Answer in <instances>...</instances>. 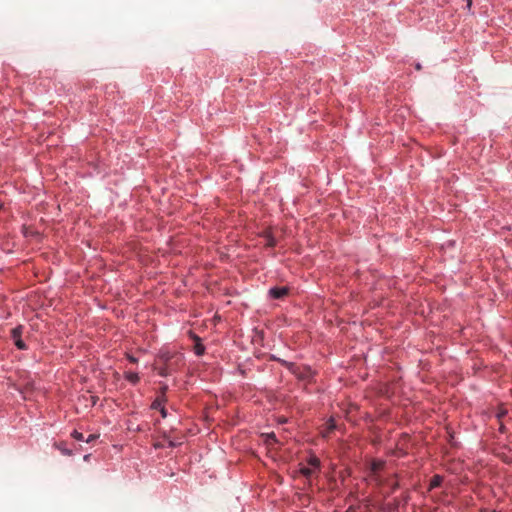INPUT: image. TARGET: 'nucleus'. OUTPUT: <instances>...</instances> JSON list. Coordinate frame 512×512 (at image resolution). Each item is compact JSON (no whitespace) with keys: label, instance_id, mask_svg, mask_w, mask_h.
I'll return each instance as SVG.
<instances>
[{"label":"nucleus","instance_id":"obj_8","mask_svg":"<svg viewBox=\"0 0 512 512\" xmlns=\"http://www.w3.org/2000/svg\"><path fill=\"white\" fill-rule=\"evenodd\" d=\"M265 443H266L268 446H272V445H274L275 443H277V439H276L275 434H274V433L266 434V435H265Z\"/></svg>","mask_w":512,"mask_h":512},{"label":"nucleus","instance_id":"obj_6","mask_svg":"<svg viewBox=\"0 0 512 512\" xmlns=\"http://www.w3.org/2000/svg\"><path fill=\"white\" fill-rule=\"evenodd\" d=\"M125 379L128 380L132 384H137L140 380L137 373L134 372H126Z\"/></svg>","mask_w":512,"mask_h":512},{"label":"nucleus","instance_id":"obj_2","mask_svg":"<svg viewBox=\"0 0 512 512\" xmlns=\"http://www.w3.org/2000/svg\"><path fill=\"white\" fill-rule=\"evenodd\" d=\"M287 287H274L269 290V294L274 299H282L288 294Z\"/></svg>","mask_w":512,"mask_h":512},{"label":"nucleus","instance_id":"obj_9","mask_svg":"<svg viewBox=\"0 0 512 512\" xmlns=\"http://www.w3.org/2000/svg\"><path fill=\"white\" fill-rule=\"evenodd\" d=\"M265 238H266V244H265L266 246L274 247L276 245V240L270 233H267L265 235Z\"/></svg>","mask_w":512,"mask_h":512},{"label":"nucleus","instance_id":"obj_20","mask_svg":"<svg viewBox=\"0 0 512 512\" xmlns=\"http://www.w3.org/2000/svg\"><path fill=\"white\" fill-rule=\"evenodd\" d=\"M128 360L131 362V363H136L137 362V359L131 355L128 356Z\"/></svg>","mask_w":512,"mask_h":512},{"label":"nucleus","instance_id":"obj_10","mask_svg":"<svg viewBox=\"0 0 512 512\" xmlns=\"http://www.w3.org/2000/svg\"><path fill=\"white\" fill-rule=\"evenodd\" d=\"M308 464L310 465L311 468H313L314 470L315 469H318L319 466H320V461L318 458L316 457H311L308 461Z\"/></svg>","mask_w":512,"mask_h":512},{"label":"nucleus","instance_id":"obj_21","mask_svg":"<svg viewBox=\"0 0 512 512\" xmlns=\"http://www.w3.org/2000/svg\"><path fill=\"white\" fill-rule=\"evenodd\" d=\"M391 487L392 491H395L399 487V484L397 482H394L393 484H391Z\"/></svg>","mask_w":512,"mask_h":512},{"label":"nucleus","instance_id":"obj_26","mask_svg":"<svg viewBox=\"0 0 512 512\" xmlns=\"http://www.w3.org/2000/svg\"><path fill=\"white\" fill-rule=\"evenodd\" d=\"M2 209V205H0V210Z\"/></svg>","mask_w":512,"mask_h":512},{"label":"nucleus","instance_id":"obj_19","mask_svg":"<svg viewBox=\"0 0 512 512\" xmlns=\"http://www.w3.org/2000/svg\"><path fill=\"white\" fill-rule=\"evenodd\" d=\"M159 410H160V413H161L162 417H166L167 416V411H166V409L163 406Z\"/></svg>","mask_w":512,"mask_h":512},{"label":"nucleus","instance_id":"obj_14","mask_svg":"<svg viewBox=\"0 0 512 512\" xmlns=\"http://www.w3.org/2000/svg\"><path fill=\"white\" fill-rule=\"evenodd\" d=\"M163 399H156L153 403H152V408L153 409H160L162 407V403H163Z\"/></svg>","mask_w":512,"mask_h":512},{"label":"nucleus","instance_id":"obj_1","mask_svg":"<svg viewBox=\"0 0 512 512\" xmlns=\"http://www.w3.org/2000/svg\"><path fill=\"white\" fill-rule=\"evenodd\" d=\"M184 365V357L181 353L161 351L157 357L155 369L162 377H167Z\"/></svg>","mask_w":512,"mask_h":512},{"label":"nucleus","instance_id":"obj_17","mask_svg":"<svg viewBox=\"0 0 512 512\" xmlns=\"http://www.w3.org/2000/svg\"><path fill=\"white\" fill-rule=\"evenodd\" d=\"M334 428H335V424H334L333 420H330L328 423V430L332 431Z\"/></svg>","mask_w":512,"mask_h":512},{"label":"nucleus","instance_id":"obj_13","mask_svg":"<svg viewBox=\"0 0 512 512\" xmlns=\"http://www.w3.org/2000/svg\"><path fill=\"white\" fill-rule=\"evenodd\" d=\"M72 437H73L74 439L78 440V441H84V440H85V439H84L83 434H82V433H80V432H78V431H76V430H74V431L72 432Z\"/></svg>","mask_w":512,"mask_h":512},{"label":"nucleus","instance_id":"obj_22","mask_svg":"<svg viewBox=\"0 0 512 512\" xmlns=\"http://www.w3.org/2000/svg\"><path fill=\"white\" fill-rule=\"evenodd\" d=\"M346 512H355V509L353 507H349Z\"/></svg>","mask_w":512,"mask_h":512},{"label":"nucleus","instance_id":"obj_4","mask_svg":"<svg viewBox=\"0 0 512 512\" xmlns=\"http://www.w3.org/2000/svg\"><path fill=\"white\" fill-rule=\"evenodd\" d=\"M442 477L439 476V475H434L432 478H431V481H430V484H429V490H432L434 488H437L441 485L442 483Z\"/></svg>","mask_w":512,"mask_h":512},{"label":"nucleus","instance_id":"obj_11","mask_svg":"<svg viewBox=\"0 0 512 512\" xmlns=\"http://www.w3.org/2000/svg\"><path fill=\"white\" fill-rule=\"evenodd\" d=\"M314 471L315 470L313 468H311V467H302L300 469L301 474L304 475L307 478L310 477L314 473Z\"/></svg>","mask_w":512,"mask_h":512},{"label":"nucleus","instance_id":"obj_25","mask_svg":"<svg viewBox=\"0 0 512 512\" xmlns=\"http://www.w3.org/2000/svg\"><path fill=\"white\" fill-rule=\"evenodd\" d=\"M492 512H500V511L493 510Z\"/></svg>","mask_w":512,"mask_h":512},{"label":"nucleus","instance_id":"obj_16","mask_svg":"<svg viewBox=\"0 0 512 512\" xmlns=\"http://www.w3.org/2000/svg\"><path fill=\"white\" fill-rule=\"evenodd\" d=\"M60 451L64 454V455H71V451L66 449V448H61L59 447Z\"/></svg>","mask_w":512,"mask_h":512},{"label":"nucleus","instance_id":"obj_12","mask_svg":"<svg viewBox=\"0 0 512 512\" xmlns=\"http://www.w3.org/2000/svg\"><path fill=\"white\" fill-rule=\"evenodd\" d=\"M16 347L20 350H25L27 347H26V344L24 343V341L21 339V338H17V340L14 341Z\"/></svg>","mask_w":512,"mask_h":512},{"label":"nucleus","instance_id":"obj_23","mask_svg":"<svg viewBox=\"0 0 512 512\" xmlns=\"http://www.w3.org/2000/svg\"><path fill=\"white\" fill-rule=\"evenodd\" d=\"M467 5L470 7L472 5V0H467Z\"/></svg>","mask_w":512,"mask_h":512},{"label":"nucleus","instance_id":"obj_5","mask_svg":"<svg viewBox=\"0 0 512 512\" xmlns=\"http://www.w3.org/2000/svg\"><path fill=\"white\" fill-rule=\"evenodd\" d=\"M196 343L194 346V352L196 355L201 356L204 354L205 347L200 343V338L195 337Z\"/></svg>","mask_w":512,"mask_h":512},{"label":"nucleus","instance_id":"obj_7","mask_svg":"<svg viewBox=\"0 0 512 512\" xmlns=\"http://www.w3.org/2000/svg\"><path fill=\"white\" fill-rule=\"evenodd\" d=\"M22 330H23V327L22 326H17L15 328H13L11 330V337L12 339L15 341L17 340V338H21V335H22Z\"/></svg>","mask_w":512,"mask_h":512},{"label":"nucleus","instance_id":"obj_18","mask_svg":"<svg viewBox=\"0 0 512 512\" xmlns=\"http://www.w3.org/2000/svg\"><path fill=\"white\" fill-rule=\"evenodd\" d=\"M167 390H168V386H167L166 384L162 385V387H161V393H162V395H163V396L165 395V393L167 392Z\"/></svg>","mask_w":512,"mask_h":512},{"label":"nucleus","instance_id":"obj_15","mask_svg":"<svg viewBox=\"0 0 512 512\" xmlns=\"http://www.w3.org/2000/svg\"><path fill=\"white\" fill-rule=\"evenodd\" d=\"M98 437H99V435L91 434V435H89V436H88V438H87V439H85V441H86L87 443H90V442L94 441L95 439H97Z\"/></svg>","mask_w":512,"mask_h":512},{"label":"nucleus","instance_id":"obj_24","mask_svg":"<svg viewBox=\"0 0 512 512\" xmlns=\"http://www.w3.org/2000/svg\"><path fill=\"white\" fill-rule=\"evenodd\" d=\"M416 69H418V70H420V69H421L420 64H417V65H416Z\"/></svg>","mask_w":512,"mask_h":512},{"label":"nucleus","instance_id":"obj_3","mask_svg":"<svg viewBox=\"0 0 512 512\" xmlns=\"http://www.w3.org/2000/svg\"><path fill=\"white\" fill-rule=\"evenodd\" d=\"M384 467V462L382 461H373L371 463V472L375 477V480L380 484L381 480L379 478L378 472Z\"/></svg>","mask_w":512,"mask_h":512}]
</instances>
